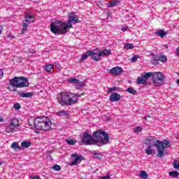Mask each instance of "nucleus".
<instances>
[{
  "instance_id": "nucleus-1",
  "label": "nucleus",
  "mask_w": 179,
  "mask_h": 179,
  "mask_svg": "<svg viewBox=\"0 0 179 179\" xmlns=\"http://www.w3.org/2000/svg\"><path fill=\"white\" fill-rule=\"evenodd\" d=\"M76 23H79V17L75 15V13H71L69 14L67 22L59 20L52 21L50 23V31L54 34L62 36V34H66L69 31V29L73 27L72 24H76Z\"/></svg>"
},
{
  "instance_id": "nucleus-2",
  "label": "nucleus",
  "mask_w": 179,
  "mask_h": 179,
  "mask_svg": "<svg viewBox=\"0 0 179 179\" xmlns=\"http://www.w3.org/2000/svg\"><path fill=\"white\" fill-rule=\"evenodd\" d=\"M93 136L95 139L89 133L85 132L82 138L83 143L84 145L103 146V145H107V143H110V136L104 130L99 129L94 131Z\"/></svg>"
},
{
  "instance_id": "nucleus-3",
  "label": "nucleus",
  "mask_w": 179,
  "mask_h": 179,
  "mask_svg": "<svg viewBox=\"0 0 179 179\" xmlns=\"http://www.w3.org/2000/svg\"><path fill=\"white\" fill-rule=\"evenodd\" d=\"M144 144L148 146H155L157 150V157H163L164 156L165 150L171 147L170 141L164 139L162 141L157 140L153 137H149L144 140Z\"/></svg>"
},
{
  "instance_id": "nucleus-4",
  "label": "nucleus",
  "mask_w": 179,
  "mask_h": 179,
  "mask_svg": "<svg viewBox=\"0 0 179 179\" xmlns=\"http://www.w3.org/2000/svg\"><path fill=\"white\" fill-rule=\"evenodd\" d=\"M78 97L80 95H76L71 92H61L57 96V101L60 106H72L78 103Z\"/></svg>"
},
{
  "instance_id": "nucleus-5",
  "label": "nucleus",
  "mask_w": 179,
  "mask_h": 179,
  "mask_svg": "<svg viewBox=\"0 0 179 179\" xmlns=\"http://www.w3.org/2000/svg\"><path fill=\"white\" fill-rule=\"evenodd\" d=\"M34 125L38 131H50L51 129L52 122L46 117H40L34 119Z\"/></svg>"
},
{
  "instance_id": "nucleus-6",
  "label": "nucleus",
  "mask_w": 179,
  "mask_h": 179,
  "mask_svg": "<svg viewBox=\"0 0 179 179\" xmlns=\"http://www.w3.org/2000/svg\"><path fill=\"white\" fill-rule=\"evenodd\" d=\"M10 86H13L14 87H28L29 81L27 78L24 77H15L14 78L10 80Z\"/></svg>"
},
{
  "instance_id": "nucleus-7",
  "label": "nucleus",
  "mask_w": 179,
  "mask_h": 179,
  "mask_svg": "<svg viewBox=\"0 0 179 179\" xmlns=\"http://www.w3.org/2000/svg\"><path fill=\"white\" fill-rule=\"evenodd\" d=\"M24 19L25 20L22 23V34L26 33V31H27L29 24L34 22V15L31 13H26L24 15Z\"/></svg>"
},
{
  "instance_id": "nucleus-8",
  "label": "nucleus",
  "mask_w": 179,
  "mask_h": 179,
  "mask_svg": "<svg viewBox=\"0 0 179 179\" xmlns=\"http://www.w3.org/2000/svg\"><path fill=\"white\" fill-rule=\"evenodd\" d=\"M94 61H100L101 57H108L111 55V50L105 49L99 50V49L94 50Z\"/></svg>"
},
{
  "instance_id": "nucleus-9",
  "label": "nucleus",
  "mask_w": 179,
  "mask_h": 179,
  "mask_svg": "<svg viewBox=\"0 0 179 179\" xmlns=\"http://www.w3.org/2000/svg\"><path fill=\"white\" fill-rule=\"evenodd\" d=\"M164 81V75L161 72H155L154 73V76H152V83L155 86L157 87L162 86L163 85V82Z\"/></svg>"
},
{
  "instance_id": "nucleus-10",
  "label": "nucleus",
  "mask_w": 179,
  "mask_h": 179,
  "mask_svg": "<svg viewBox=\"0 0 179 179\" xmlns=\"http://www.w3.org/2000/svg\"><path fill=\"white\" fill-rule=\"evenodd\" d=\"M17 127H20L19 124V120L16 118H13L10 121V124H8V127L6 129V132L8 134H10L15 131Z\"/></svg>"
},
{
  "instance_id": "nucleus-11",
  "label": "nucleus",
  "mask_w": 179,
  "mask_h": 179,
  "mask_svg": "<svg viewBox=\"0 0 179 179\" xmlns=\"http://www.w3.org/2000/svg\"><path fill=\"white\" fill-rule=\"evenodd\" d=\"M82 160H85L83 156L79 154H72L71 155V162L69 163V166H78Z\"/></svg>"
},
{
  "instance_id": "nucleus-12",
  "label": "nucleus",
  "mask_w": 179,
  "mask_h": 179,
  "mask_svg": "<svg viewBox=\"0 0 179 179\" xmlns=\"http://www.w3.org/2000/svg\"><path fill=\"white\" fill-rule=\"evenodd\" d=\"M94 50H88L85 54H83L80 59V61L81 62H83V61H86L89 57H92V59L94 61V54L93 53Z\"/></svg>"
},
{
  "instance_id": "nucleus-13",
  "label": "nucleus",
  "mask_w": 179,
  "mask_h": 179,
  "mask_svg": "<svg viewBox=\"0 0 179 179\" xmlns=\"http://www.w3.org/2000/svg\"><path fill=\"white\" fill-rule=\"evenodd\" d=\"M109 72H110V73H111V75H113L115 76H118L121 75V73H122L123 70H122V68H121L120 66H116V67H113L110 70H109Z\"/></svg>"
},
{
  "instance_id": "nucleus-14",
  "label": "nucleus",
  "mask_w": 179,
  "mask_h": 179,
  "mask_svg": "<svg viewBox=\"0 0 179 179\" xmlns=\"http://www.w3.org/2000/svg\"><path fill=\"white\" fill-rule=\"evenodd\" d=\"M111 103H115V101H120L121 100V95L117 92H114L110 94L109 98Z\"/></svg>"
},
{
  "instance_id": "nucleus-15",
  "label": "nucleus",
  "mask_w": 179,
  "mask_h": 179,
  "mask_svg": "<svg viewBox=\"0 0 179 179\" xmlns=\"http://www.w3.org/2000/svg\"><path fill=\"white\" fill-rule=\"evenodd\" d=\"M159 55H156L154 54L151 55V63L152 65H159Z\"/></svg>"
},
{
  "instance_id": "nucleus-16",
  "label": "nucleus",
  "mask_w": 179,
  "mask_h": 179,
  "mask_svg": "<svg viewBox=\"0 0 179 179\" xmlns=\"http://www.w3.org/2000/svg\"><path fill=\"white\" fill-rule=\"evenodd\" d=\"M121 3L120 0H112L110 2L107 3L108 8H113L114 6H117V5H120Z\"/></svg>"
},
{
  "instance_id": "nucleus-17",
  "label": "nucleus",
  "mask_w": 179,
  "mask_h": 179,
  "mask_svg": "<svg viewBox=\"0 0 179 179\" xmlns=\"http://www.w3.org/2000/svg\"><path fill=\"white\" fill-rule=\"evenodd\" d=\"M44 71L46 72H49L50 73H52L54 72V65L52 64H46L43 66Z\"/></svg>"
},
{
  "instance_id": "nucleus-18",
  "label": "nucleus",
  "mask_w": 179,
  "mask_h": 179,
  "mask_svg": "<svg viewBox=\"0 0 179 179\" xmlns=\"http://www.w3.org/2000/svg\"><path fill=\"white\" fill-rule=\"evenodd\" d=\"M18 95L20 97H22V99L31 97L33 96V94L31 92H18Z\"/></svg>"
},
{
  "instance_id": "nucleus-19",
  "label": "nucleus",
  "mask_w": 179,
  "mask_h": 179,
  "mask_svg": "<svg viewBox=\"0 0 179 179\" xmlns=\"http://www.w3.org/2000/svg\"><path fill=\"white\" fill-rule=\"evenodd\" d=\"M155 34L159 37H161V38H164V36L167 35V33L164 31V29H160L155 32Z\"/></svg>"
},
{
  "instance_id": "nucleus-20",
  "label": "nucleus",
  "mask_w": 179,
  "mask_h": 179,
  "mask_svg": "<svg viewBox=\"0 0 179 179\" xmlns=\"http://www.w3.org/2000/svg\"><path fill=\"white\" fill-rule=\"evenodd\" d=\"M153 146H148L145 149V153L147 156H150L155 153V150L152 149Z\"/></svg>"
},
{
  "instance_id": "nucleus-21",
  "label": "nucleus",
  "mask_w": 179,
  "mask_h": 179,
  "mask_svg": "<svg viewBox=\"0 0 179 179\" xmlns=\"http://www.w3.org/2000/svg\"><path fill=\"white\" fill-rule=\"evenodd\" d=\"M137 82H138V85H145L146 80L145 79V78L143 76H141L138 78Z\"/></svg>"
},
{
  "instance_id": "nucleus-22",
  "label": "nucleus",
  "mask_w": 179,
  "mask_h": 179,
  "mask_svg": "<svg viewBox=\"0 0 179 179\" xmlns=\"http://www.w3.org/2000/svg\"><path fill=\"white\" fill-rule=\"evenodd\" d=\"M135 46L132 43H124V48L125 50H132V48H134Z\"/></svg>"
},
{
  "instance_id": "nucleus-23",
  "label": "nucleus",
  "mask_w": 179,
  "mask_h": 179,
  "mask_svg": "<svg viewBox=\"0 0 179 179\" xmlns=\"http://www.w3.org/2000/svg\"><path fill=\"white\" fill-rule=\"evenodd\" d=\"M155 73H152V72H148V73H145L144 74H143L142 76H143L144 79L146 80L148 78H153Z\"/></svg>"
},
{
  "instance_id": "nucleus-24",
  "label": "nucleus",
  "mask_w": 179,
  "mask_h": 179,
  "mask_svg": "<svg viewBox=\"0 0 179 179\" xmlns=\"http://www.w3.org/2000/svg\"><path fill=\"white\" fill-rule=\"evenodd\" d=\"M69 83H72L73 85H77L79 82V79H76L75 78H71L68 80Z\"/></svg>"
},
{
  "instance_id": "nucleus-25",
  "label": "nucleus",
  "mask_w": 179,
  "mask_h": 179,
  "mask_svg": "<svg viewBox=\"0 0 179 179\" xmlns=\"http://www.w3.org/2000/svg\"><path fill=\"white\" fill-rule=\"evenodd\" d=\"M169 174L171 177H173V178H177V177L179 176V173L177 171H170Z\"/></svg>"
},
{
  "instance_id": "nucleus-26",
  "label": "nucleus",
  "mask_w": 179,
  "mask_h": 179,
  "mask_svg": "<svg viewBox=\"0 0 179 179\" xmlns=\"http://www.w3.org/2000/svg\"><path fill=\"white\" fill-rule=\"evenodd\" d=\"M76 86L77 89L79 90L82 89V87H85V83L78 80V82L77 84H76Z\"/></svg>"
},
{
  "instance_id": "nucleus-27",
  "label": "nucleus",
  "mask_w": 179,
  "mask_h": 179,
  "mask_svg": "<svg viewBox=\"0 0 179 179\" xmlns=\"http://www.w3.org/2000/svg\"><path fill=\"white\" fill-rule=\"evenodd\" d=\"M57 115H59V117H65V115H68V111L66 110H60L59 112H57Z\"/></svg>"
},
{
  "instance_id": "nucleus-28",
  "label": "nucleus",
  "mask_w": 179,
  "mask_h": 179,
  "mask_svg": "<svg viewBox=\"0 0 179 179\" xmlns=\"http://www.w3.org/2000/svg\"><path fill=\"white\" fill-rule=\"evenodd\" d=\"M140 177L141 178L146 179L148 178V177H149V176L148 175V173H146V171H143L140 173Z\"/></svg>"
},
{
  "instance_id": "nucleus-29",
  "label": "nucleus",
  "mask_w": 179,
  "mask_h": 179,
  "mask_svg": "<svg viewBox=\"0 0 179 179\" xmlns=\"http://www.w3.org/2000/svg\"><path fill=\"white\" fill-rule=\"evenodd\" d=\"M66 143H68V145H73L76 143V140L68 138V139H66Z\"/></svg>"
},
{
  "instance_id": "nucleus-30",
  "label": "nucleus",
  "mask_w": 179,
  "mask_h": 179,
  "mask_svg": "<svg viewBox=\"0 0 179 179\" xmlns=\"http://www.w3.org/2000/svg\"><path fill=\"white\" fill-rule=\"evenodd\" d=\"M30 145H31V143L29 142V141H24L22 143H21V146L22 148H30Z\"/></svg>"
},
{
  "instance_id": "nucleus-31",
  "label": "nucleus",
  "mask_w": 179,
  "mask_h": 179,
  "mask_svg": "<svg viewBox=\"0 0 179 179\" xmlns=\"http://www.w3.org/2000/svg\"><path fill=\"white\" fill-rule=\"evenodd\" d=\"M159 61H161V62H167L166 55H160L159 56Z\"/></svg>"
},
{
  "instance_id": "nucleus-32",
  "label": "nucleus",
  "mask_w": 179,
  "mask_h": 179,
  "mask_svg": "<svg viewBox=\"0 0 179 179\" xmlns=\"http://www.w3.org/2000/svg\"><path fill=\"white\" fill-rule=\"evenodd\" d=\"M127 92H128V93H130V94H136V93H138V92L135 90H134V88L132 87H129L127 90Z\"/></svg>"
},
{
  "instance_id": "nucleus-33",
  "label": "nucleus",
  "mask_w": 179,
  "mask_h": 179,
  "mask_svg": "<svg viewBox=\"0 0 179 179\" xmlns=\"http://www.w3.org/2000/svg\"><path fill=\"white\" fill-rule=\"evenodd\" d=\"M12 149H14V150H17V149H20L19 143L17 142H14L11 144Z\"/></svg>"
},
{
  "instance_id": "nucleus-34",
  "label": "nucleus",
  "mask_w": 179,
  "mask_h": 179,
  "mask_svg": "<svg viewBox=\"0 0 179 179\" xmlns=\"http://www.w3.org/2000/svg\"><path fill=\"white\" fill-rule=\"evenodd\" d=\"M142 127H136L134 129V133L135 134H138V132H142Z\"/></svg>"
},
{
  "instance_id": "nucleus-35",
  "label": "nucleus",
  "mask_w": 179,
  "mask_h": 179,
  "mask_svg": "<svg viewBox=\"0 0 179 179\" xmlns=\"http://www.w3.org/2000/svg\"><path fill=\"white\" fill-rule=\"evenodd\" d=\"M117 90H118V87H110L108 90V93H111V92H117Z\"/></svg>"
},
{
  "instance_id": "nucleus-36",
  "label": "nucleus",
  "mask_w": 179,
  "mask_h": 179,
  "mask_svg": "<svg viewBox=\"0 0 179 179\" xmlns=\"http://www.w3.org/2000/svg\"><path fill=\"white\" fill-rule=\"evenodd\" d=\"M52 169L55 170V171H59L61 170V166L58 164H55L52 166Z\"/></svg>"
},
{
  "instance_id": "nucleus-37",
  "label": "nucleus",
  "mask_w": 179,
  "mask_h": 179,
  "mask_svg": "<svg viewBox=\"0 0 179 179\" xmlns=\"http://www.w3.org/2000/svg\"><path fill=\"white\" fill-rule=\"evenodd\" d=\"M138 58H139V56L134 55L131 59V62H136V61H138Z\"/></svg>"
},
{
  "instance_id": "nucleus-38",
  "label": "nucleus",
  "mask_w": 179,
  "mask_h": 179,
  "mask_svg": "<svg viewBox=\"0 0 179 179\" xmlns=\"http://www.w3.org/2000/svg\"><path fill=\"white\" fill-rule=\"evenodd\" d=\"M173 167H174V169H179V160L174 162Z\"/></svg>"
},
{
  "instance_id": "nucleus-39",
  "label": "nucleus",
  "mask_w": 179,
  "mask_h": 179,
  "mask_svg": "<svg viewBox=\"0 0 179 179\" xmlns=\"http://www.w3.org/2000/svg\"><path fill=\"white\" fill-rule=\"evenodd\" d=\"M15 110H20L21 106L20 103H15L13 106Z\"/></svg>"
},
{
  "instance_id": "nucleus-40",
  "label": "nucleus",
  "mask_w": 179,
  "mask_h": 179,
  "mask_svg": "<svg viewBox=\"0 0 179 179\" xmlns=\"http://www.w3.org/2000/svg\"><path fill=\"white\" fill-rule=\"evenodd\" d=\"M99 179H111V176L107 174L105 176L100 177Z\"/></svg>"
},
{
  "instance_id": "nucleus-41",
  "label": "nucleus",
  "mask_w": 179,
  "mask_h": 179,
  "mask_svg": "<svg viewBox=\"0 0 179 179\" xmlns=\"http://www.w3.org/2000/svg\"><path fill=\"white\" fill-rule=\"evenodd\" d=\"M122 31H128V26L124 25L121 28Z\"/></svg>"
},
{
  "instance_id": "nucleus-42",
  "label": "nucleus",
  "mask_w": 179,
  "mask_h": 179,
  "mask_svg": "<svg viewBox=\"0 0 179 179\" xmlns=\"http://www.w3.org/2000/svg\"><path fill=\"white\" fill-rule=\"evenodd\" d=\"M3 78V70L0 69V79H2Z\"/></svg>"
},
{
  "instance_id": "nucleus-43",
  "label": "nucleus",
  "mask_w": 179,
  "mask_h": 179,
  "mask_svg": "<svg viewBox=\"0 0 179 179\" xmlns=\"http://www.w3.org/2000/svg\"><path fill=\"white\" fill-rule=\"evenodd\" d=\"M9 89L11 92H16V88L14 86H13L12 88L9 87Z\"/></svg>"
},
{
  "instance_id": "nucleus-44",
  "label": "nucleus",
  "mask_w": 179,
  "mask_h": 179,
  "mask_svg": "<svg viewBox=\"0 0 179 179\" xmlns=\"http://www.w3.org/2000/svg\"><path fill=\"white\" fill-rule=\"evenodd\" d=\"M95 157H98V159H101V155L100 154H95Z\"/></svg>"
},
{
  "instance_id": "nucleus-45",
  "label": "nucleus",
  "mask_w": 179,
  "mask_h": 179,
  "mask_svg": "<svg viewBox=\"0 0 179 179\" xmlns=\"http://www.w3.org/2000/svg\"><path fill=\"white\" fill-rule=\"evenodd\" d=\"M3 29V27L0 25V34H2V30Z\"/></svg>"
},
{
  "instance_id": "nucleus-46",
  "label": "nucleus",
  "mask_w": 179,
  "mask_h": 179,
  "mask_svg": "<svg viewBox=\"0 0 179 179\" xmlns=\"http://www.w3.org/2000/svg\"><path fill=\"white\" fill-rule=\"evenodd\" d=\"M0 122H3V117L0 115Z\"/></svg>"
},
{
  "instance_id": "nucleus-47",
  "label": "nucleus",
  "mask_w": 179,
  "mask_h": 179,
  "mask_svg": "<svg viewBox=\"0 0 179 179\" xmlns=\"http://www.w3.org/2000/svg\"><path fill=\"white\" fill-rule=\"evenodd\" d=\"M8 37L9 38H15V36H12V35H8Z\"/></svg>"
},
{
  "instance_id": "nucleus-48",
  "label": "nucleus",
  "mask_w": 179,
  "mask_h": 179,
  "mask_svg": "<svg viewBox=\"0 0 179 179\" xmlns=\"http://www.w3.org/2000/svg\"><path fill=\"white\" fill-rule=\"evenodd\" d=\"M29 52H31V54H34V52H36V50H30Z\"/></svg>"
},
{
  "instance_id": "nucleus-49",
  "label": "nucleus",
  "mask_w": 179,
  "mask_h": 179,
  "mask_svg": "<svg viewBox=\"0 0 179 179\" xmlns=\"http://www.w3.org/2000/svg\"><path fill=\"white\" fill-rule=\"evenodd\" d=\"M176 83L179 85V79L176 80Z\"/></svg>"
},
{
  "instance_id": "nucleus-50",
  "label": "nucleus",
  "mask_w": 179,
  "mask_h": 179,
  "mask_svg": "<svg viewBox=\"0 0 179 179\" xmlns=\"http://www.w3.org/2000/svg\"><path fill=\"white\" fill-rule=\"evenodd\" d=\"M144 120H148V117H145L144 118Z\"/></svg>"
},
{
  "instance_id": "nucleus-51",
  "label": "nucleus",
  "mask_w": 179,
  "mask_h": 179,
  "mask_svg": "<svg viewBox=\"0 0 179 179\" xmlns=\"http://www.w3.org/2000/svg\"><path fill=\"white\" fill-rule=\"evenodd\" d=\"M1 164H2V163H1V162H0V166H1Z\"/></svg>"
},
{
  "instance_id": "nucleus-52",
  "label": "nucleus",
  "mask_w": 179,
  "mask_h": 179,
  "mask_svg": "<svg viewBox=\"0 0 179 179\" xmlns=\"http://www.w3.org/2000/svg\"><path fill=\"white\" fill-rule=\"evenodd\" d=\"M85 1H87V0H85Z\"/></svg>"
}]
</instances>
